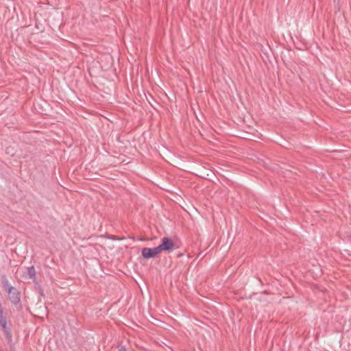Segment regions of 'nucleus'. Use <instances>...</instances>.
Wrapping results in <instances>:
<instances>
[{
    "label": "nucleus",
    "instance_id": "obj_1",
    "mask_svg": "<svg viewBox=\"0 0 351 351\" xmlns=\"http://www.w3.org/2000/svg\"><path fill=\"white\" fill-rule=\"evenodd\" d=\"M3 283L7 290L8 297L11 302L14 304H18L21 301L19 291L15 287L10 285L5 276H3Z\"/></svg>",
    "mask_w": 351,
    "mask_h": 351
},
{
    "label": "nucleus",
    "instance_id": "obj_2",
    "mask_svg": "<svg viewBox=\"0 0 351 351\" xmlns=\"http://www.w3.org/2000/svg\"><path fill=\"white\" fill-rule=\"evenodd\" d=\"M157 247L160 253H171L176 249V244L170 237H165L162 239L161 243Z\"/></svg>",
    "mask_w": 351,
    "mask_h": 351
},
{
    "label": "nucleus",
    "instance_id": "obj_3",
    "mask_svg": "<svg viewBox=\"0 0 351 351\" xmlns=\"http://www.w3.org/2000/svg\"><path fill=\"white\" fill-rule=\"evenodd\" d=\"M141 252L142 256L145 258H151L160 254L157 247L154 248L144 247Z\"/></svg>",
    "mask_w": 351,
    "mask_h": 351
},
{
    "label": "nucleus",
    "instance_id": "obj_4",
    "mask_svg": "<svg viewBox=\"0 0 351 351\" xmlns=\"http://www.w3.org/2000/svg\"><path fill=\"white\" fill-rule=\"evenodd\" d=\"M27 275L29 276V279L32 280L34 282H36V271L34 266L27 267Z\"/></svg>",
    "mask_w": 351,
    "mask_h": 351
},
{
    "label": "nucleus",
    "instance_id": "obj_5",
    "mask_svg": "<svg viewBox=\"0 0 351 351\" xmlns=\"http://www.w3.org/2000/svg\"><path fill=\"white\" fill-rule=\"evenodd\" d=\"M0 325L2 326L3 329H6V325H7L6 317L4 315L3 308L1 306H0Z\"/></svg>",
    "mask_w": 351,
    "mask_h": 351
},
{
    "label": "nucleus",
    "instance_id": "obj_6",
    "mask_svg": "<svg viewBox=\"0 0 351 351\" xmlns=\"http://www.w3.org/2000/svg\"><path fill=\"white\" fill-rule=\"evenodd\" d=\"M5 332V335H6V337L8 338V339H11L12 337V334L10 332V330H4Z\"/></svg>",
    "mask_w": 351,
    "mask_h": 351
},
{
    "label": "nucleus",
    "instance_id": "obj_7",
    "mask_svg": "<svg viewBox=\"0 0 351 351\" xmlns=\"http://www.w3.org/2000/svg\"><path fill=\"white\" fill-rule=\"evenodd\" d=\"M118 351H127V350L125 346H121L119 347Z\"/></svg>",
    "mask_w": 351,
    "mask_h": 351
}]
</instances>
